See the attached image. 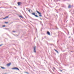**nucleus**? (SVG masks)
<instances>
[{"mask_svg": "<svg viewBox=\"0 0 74 74\" xmlns=\"http://www.w3.org/2000/svg\"><path fill=\"white\" fill-rule=\"evenodd\" d=\"M12 70H19V69L17 67H14L12 68Z\"/></svg>", "mask_w": 74, "mask_h": 74, "instance_id": "obj_1", "label": "nucleus"}, {"mask_svg": "<svg viewBox=\"0 0 74 74\" xmlns=\"http://www.w3.org/2000/svg\"><path fill=\"white\" fill-rule=\"evenodd\" d=\"M36 12L39 14V16H42V15H41V13H40L39 12L37 11H36Z\"/></svg>", "mask_w": 74, "mask_h": 74, "instance_id": "obj_2", "label": "nucleus"}, {"mask_svg": "<svg viewBox=\"0 0 74 74\" xmlns=\"http://www.w3.org/2000/svg\"><path fill=\"white\" fill-rule=\"evenodd\" d=\"M34 52H35V53H36V47H34Z\"/></svg>", "mask_w": 74, "mask_h": 74, "instance_id": "obj_3", "label": "nucleus"}, {"mask_svg": "<svg viewBox=\"0 0 74 74\" xmlns=\"http://www.w3.org/2000/svg\"><path fill=\"white\" fill-rule=\"evenodd\" d=\"M11 63H10L8 64H7V66H10V65H11Z\"/></svg>", "mask_w": 74, "mask_h": 74, "instance_id": "obj_4", "label": "nucleus"}, {"mask_svg": "<svg viewBox=\"0 0 74 74\" xmlns=\"http://www.w3.org/2000/svg\"><path fill=\"white\" fill-rule=\"evenodd\" d=\"M47 34H48V35H49V36H50V35H51V34H50V33L49 32H47Z\"/></svg>", "mask_w": 74, "mask_h": 74, "instance_id": "obj_5", "label": "nucleus"}, {"mask_svg": "<svg viewBox=\"0 0 74 74\" xmlns=\"http://www.w3.org/2000/svg\"><path fill=\"white\" fill-rule=\"evenodd\" d=\"M17 4L18 5H21V3L20 2H18L17 3Z\"/></svg>", "mask_w": 74, "mask_h": 74, "instance_id": "obj_6", "label": "nucleus"}, {"mask_svg": "<svg viewBox=\"0 0 74 74\" xmlns=\"http://www.w3.org/2000/svg\"><path fill=\"white\" fill-rule=\"evenodd\" d=\"M1 68L2 69H5V68H4V67H3V66H1Z\"/></svg>", "mask_w": 74, "mask_h": 74, "instance_id": "obj_7", "label": "nucleus"}, {"mask_svg": "<svg viewBox=\"0 0 74 74\" xmlns=\"http://www.w3.org/2000/svg\"><path fill=\"white\" fill-rule=\"evenodd\" d=\"M8 16H7L5 17L4 18H3V19H6V18H8Z\"/></svg>", "mask_w": 74, "mask_h": 74, "instance_id": "obj_8", "label": "nucleus"}, {"mask_svg": "<svg viewBox=\"0 0 74 74\" xmlns=\"http://www.w3.org/2000/svg\"><path fill=\"white\" fill-rule=\"evenodd\" d=\"M68 8H71V5H69L68 6Z\"/></svg>", "mask_w": 74, "mask_h": 74, "instance_id": "obj_9", "label": "nucleus"}, {"mask_svg": "<svg viewBox=\"0 0 74 74\" xmlns=\"http://www.w3.org/2000/svg\"><path fill=\"white\" fill-rule=\"evenodd\" d=\"M32 14L33 15H35V13H32Z\"/></svg>", "mask_w": 74, "mask_h": 74, "instance_id": "obj_10", "label": "nucleus"}, {"mask_svg": "<svg viewBox=\"0 0 74 74\" xmlns=\"http://www.w3.org/2000/svg\"><path fill=\"white\" fill-rule=\"evenodd\" d=\"M35 16H36V17H38V16H37V15H35Z\"/></svg>", "mask_w": 74, "mask_h": 74, "instance_id": "obj_11", "label": "nucleus"}, {"mask_svg": "<svg viewBox=\"0 0 74 74\" xmlns=\"http://www.w3.org/2000/svg\"><path fill=\"white\" fill-rule=\"evenodd\" d=\"M5 23H8V22H5Z\"/></svg>", "mask_w": 74, "mask_h": 74, "instance_id": "obj_12", "label": "nucleus"}, {"mask_svg": "<svg viewBox=\"0 0 74 74\" xmlns=\"http://www.w3.org/2000/svg\"><path fill=\"white\" fill-rule=\"evenodd\" d=\"M28 11H29V12H30V10H28Z\"/></svg>", "mask_w": 74, "mask_h": 74, "instance_id": "obj_13", "label": "nucleus"}, {"mask_svg": "<svg viewBox=\"0 0 74 74\" xmlns=\"http://www.w3.org/2000/svg\"><path fill=\"white\" fill-rule=\"evenodd\" d=\"M5 25H3V27H5Z\"/></svg>", "mask_w": 74, "mask_h": 74, "instance_id": "obj_14", "label": "nucleus"}, {"mask_svg": "<svg viewBox=\"0 0 74 74\" xmlns=\"http://www.w3.org/2000/svg\"><path fill=\"white\" fill-rule=\"evenodd\" d=\"M20 17H21V18H22V17L21 16H20Z\"/></svg>", "mask_w": 74, "mask_h": 74, "instance_id": "obj_15", "label": "nucleus"}, {"mask_svg": "<svg viewBox=\"0 0 74 74\" xmlns=\"http://www.w3.org/2000/svg\"><path fill=\"white\" fill-rule=\"evenodd\" d=\"M57 52V53H58V51H56Z\"/></svg>", "mask_w": 74, "mask_h": 74, "instance_id": "obj_16", "label": "nucleus"}, {"mask_svg": "<svg viewBox=\"0 0 74 74\" xmlns=\"http://www.w3.org/2000/svg\"><path fill=\"white\" fill-rule=\"evenodd\" d=\"M2 45H0V47H1V46Z\"/></svg>", "mask_w": 74, "mask_h": 74, "instance_id": "obj_17", "label": "nucleus"}, {"mask_svg": "<svg viewBox=\"0 0 74 74\" xmlns=\"http://www.w3.org/2000/svg\"><path fill=\"white\" fill-rule=\"evenodd\" d=\"M55 50V51H56H56H57L56 50Z\"/></svg>", "mask_w": 74, "mask_h": 74, "instance_id": "obj_18", "label": "nucleus"}, {"mask_svg": "<svg viewBox=\"0 0 74 74\" xmlns=\"http://www.w3.org/2000/svg\"><path fill=\"white\" fill-rule=\"evenodd\" d=\"M26 73H27V74H28V73L26 72Z\"/></svg>", "mask_w": 74, "mask_h": 74, "instance_id": "obj_19", "label": "nucleus"}]
</instances>
